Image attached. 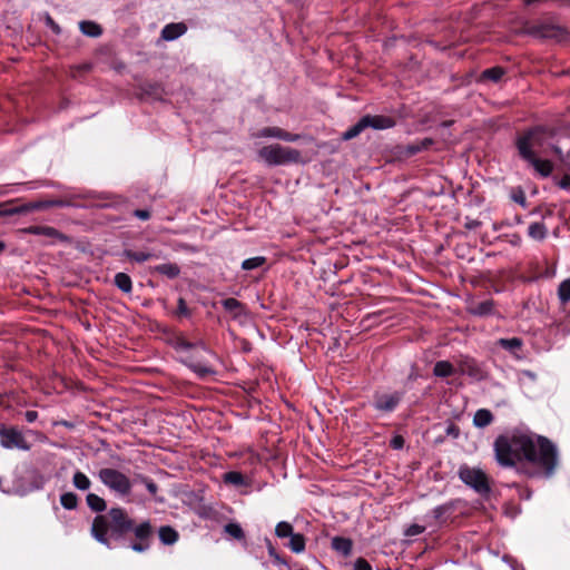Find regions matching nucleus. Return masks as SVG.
<instances>
[{
    "instance_id": "1",
    "label": "nucleus",
    "mask_w": 570,
    "mask_h": 570,
    "mask_svg": "<svg viewBox=\"0 0 570 570\" xmlns=\"http://www.w3.org/2000/svg\"><path fill=\"white\" fill-rule=\"evenodd\" d=\"M532 446L527 450L523 472L531 478H551L558 468L559 455L556 444L548 438L530 432Z\"/></svg>"
},
{
    "instance_id": "2",
    "label": "nucleus",
    "mask_w": 570,
    "mask_h": 570,
    "mask_svg": "<svg viewBox=\"0 0 570 570\" xmlns=\"http://www.w3.org/2000/svg\"><path fill=\"white\" fill-rule=\"evenodd\" d=\"M132 528V519L121 507H112L105 514H97L91 523L90 534L107 548H111L112 541L126 538Z\"/></svg>"
},
{
    "instance_id": "3",
    "label": "nucleus",
    "mask_w": 570,
    "mask_h": 570,
    "mask_svg": "<svg viewBox=\"0 0 570 570\" xmlns=\"http://www.w3.org/2000/svg\"><path fill=\"white\" fill-rule=\"evenodd\" d=\"M532 446L530 431L512 430L499 435L494 441V454L503 468L524 463L527 450Z\"/></svg>"
},
{
    "instance_id": "4",
    "label": "nucleus",
    "mask_w": 570,
    "mask_h": 570,
    "mask_svg": "<svg viewBox=\"0 0 570 570\" xmlns=\"http://www.w3.org/2000/svg\"><path fill=\"white\" fill-rule=\"evenodd\" d=\"M98 479L111 493L130 502L134 481L127 474L115 468H102Z\"/></svg>"
},
{
    "instance_id": "5",
    "label": "nucleus",
    "mask_w": 570,
    "mask_h": 570,
    "mask_svg": "<svg viewBox=\"0 0 570 570\" xmlns=\"http://www.w3.org/2000/svg\"><path fill=\"white\" fill-rule=\"evenodd\" d=\"M258 156L269 166L297 164L302 160L301 151L291 147L273 144L259 149Z\"/></svg>"
},
{
    "instance_id": "6",
    "label": "nucleus",
    "mask_w": 570,
    "mask_h": 570,
    "mask_svg": "<svg viewBox=\"0 0 570 570\" xmlns=\"http://www.w3.org/2000/svg\"><path fill=\"white\" fill-rule=\"evenodd\" d=\"M538 129L530 130L524 136L520 137L517 141V147L521 157L528 160L541 175L549 176L552 171V165L549 160L538 159L533 151L534 136Z\"/></svg>"
},
{
    "instance_id": "7",
    "label": "nucleus",
    "mask_w": 570,
    "mask_h": 570,
    "mask_svg": "<svg viewBox=\"0 0 570 570\" xmlns=\"http://www.w3.org/2000/svg\"><path fill=\"white\" fill-rule=\"evenodd\" d=\"M458 475L460 480L480 495H488L491 485L488 475L480 468H471L463 464L459 468Z\"/></svg>"
},
{
    "instance_id": "8",
    "label": "nucleus",
    "mask_w": 570,
    "mask_h": 570,
    "mask_svg": "<svg viewBox=\"0 0 570 570\" xmlns=\"http://www.w3.org/2000/svg\"><path fill=\"white\" fill-rule=\"evenodd\" d=\"M395 121L392 117L389 116H382V115H366L362 117L355 125H353L351 128H348L343 134L344 140H350L355 137H357L365 128H373V129H389L394 127Z\"/></svg>"
},
{
    "instance_id": "9",
    "label": "nucleus",
    "mask_w": 570,
    "mask_h": 570,
    "mask_svg": "<svg viewBox=\"0 0 570 570\" xmlns=\"http://www.w3.org/2000/svg\"><path fill=\"white\" fill-rule=\"evenodd\" d=\"M135 537V541L131 542L130 549L135 552L142 553L150 549L154 527L149 520L142 521L138 524L132 519V528L130 529Z\"/></svg>"
},
{
    "instance_id": "10",
    "label": "nucleus",
    "mask_w": 570,
    "mask_h": 570,
    "mask_svg": "<svg viewBox=\"0 0 570 570\" xmlns=\"http://www.w3.org/2000/svg\"><path fill=\"white\" fill-rule=\"evenodd\" d=\"M0 445L6 450L29 451L31 444L17 426H0Z\"/></svg>"
},
{
    "instance_id": "11",
    "label": "nucleus",
    "mask_w": 570,
    "mask_h": 570,
    "mask_svg": "<svg viewBox=\"0 0 570 570\" xmlns=\"http://www.w3.org/2000/svg\"><path fill=\"white\" fill-rule=\"evenodd\" d=\"M403 397V393H376L374 395L373 405L377 411L393 412Z\"/></svg>"
},
{
    "instance_id": "12",
    "label": "nucleus",
    "mask_w": 570,
    "mask_h": 570,
    "mask_svg": "<svg viewBox=\"0 0 570 570\" xmlns=\"http://www.w3.org/2000/svg\"><path fill=\"white\" fill-rule=\"evenodd\" d=\"M458 372L475 380L483 377V372L478 362L470 356H461L458 361Z\"/></svg>"
},
{
    "instance_id": "13",
    "label": "nucleus",
    "mask_w": 570,
    "mask_h": 570,
    "mask_svg": "<svg viewBox=\"0 0 570 570\" xmlns=\"http://www.w3.org/2000/svg\"><path fill=\"white\" fill-rule=\"evenodd\" d=\"M256 136L265 138H278L285 141H296L299 139V135L291 134L279 127H265L261 129Z\"/></svg>"
},
{
    "instance_id": "14",
    "label": "nucleus",
    "mask_w": 570,
    "mask_h": 570,
    "mask_svg": "<svg viewBox=\"0 0 570 570\" xmlns=\"http://www.w3.org/2000/svg\"><path fill=\"white\" fill-rule=\"evenodd\" d=\"M23 233L31 235H39L53 240H66L67 237L58 229L51 226H29L23 229Z\"/></svg>"
},
{
    "instance_id": "15",
    "label": "nucleus",
    "mask_w": 570,
    "mask_h": 570,
    "mask_svg": "<svg viewBox=\"0 0 570 570\" xmlns=\"http://www.w3.org/2000/svg\"><path fill=\"white\" fill-rule=\"evenodd\" d=\"M186 31L187 26L184 22H171L163 28L160 37L165 41H174L185 35Z\"/></svg>"
},
{
    "instance_id": "16",
    "label": "nucleus",
    "mask_w": 570,
    "mask_h": 570,
    "mask_svg": "<svg viewBox=\"0 0 570 570\" xmlns=\"http://www.w3.org/2000/svg\"><path fill=\"white\" fill-rule=\"evenodd\" d=\"M47 479L39 472H32L29 479V483L26 487L18 488L16 493L19 495H26L33 491H39L43 489Z\"/></svg>"
},
{
    "instance_id": "17",
    "label": "nucleus",
    "mask_w": 570,
    "mask_h": 570,
    "mask_svg": "<svg viewBox=\"0 0 570 570\" xmlns=\"http://www.w3.org/2000/svg\"><path fill=\"white\" fill-rule=\"evenodd\" d=\"M456 508L455 501H449L444 504L438 505L432 510V517L434 519L435 524L444 523L448 518L452 514V512Z\"/></svg>"
},
{
    "instance_id": "18",
    "label": "nucleus",
    "mask_w": 570,
    "mask_h": 570,
    "mask_svg": "<svg viewBox=\"0 0 570 570\" xmlns=\"http://www.w3.org/2000/svg\"><path fill=\"white\" fill-rule=\"evenodd\" d=\"M158 538L165 546H173L179 539V533L170 525H161L158 529Z\"/></svg>"
},
{
    "instance_id": "19",
    "label": "nucleus",
    "mask_w": 570,
    "mask_h": 570,
    "mask_svg": "<svg viewBox=\"0 0 570 570\" xmlns=\"http://www.w3.org/2000/svg\"><path fill=\"white\" fill-rule=\"evenodd\" d=\"M222 305L234 318L239 317L244 313V305L236 298L229 297L223 299Z\"/></svg>"
},
{
    "instance_id": "20",
    "label": "nucleus",
    "mask_w": 570,
    "mask_h": 570,
    "mask_svg": "<svg viewBox=\"0 0 570 570\" xmlns=\"http://www.w3.org/2000/svg\"><path fill=\"white\" fill-rule=\"evenodd\" d=\"M353 543L350 539L343 538V537H334L332 539V548L343 554L344 557H347L352 552Z\"/></svg>"
},
{
    "instance_id": "21",
    "label": "nucleus",
    "mask_w": 570,
    "mask_h": 570,
    "mask_svg": "<svg viewBox=\"0 0 570 570\" xmlns=\"http://www.w3.org/2000/svg\"><path fill=\"white\" fill-rule=\"evenodd\" d=\"M2 206L3 205H0V207H2ZM42 208H45V204L42 202H35V203H29L27 205H22L20 207H14V208H10V209L0 210V216L27 213V212H30V210L42 209Z\"/></svg>"
},
{
    "instance_id": "22",
    "label": "nucleus",
    "mask_w": 570,
    "mask_h": 570,
    "mask_svg": "<svg viewBox=\"0 0 570 570\" xmlns=\"http://www.w3.org/2000/svg\"><path fill=\"white\" fill-rule=\"evenodd\" d=\"M86 502L89 509L97 513L104 512L107 509L106 500L96 493H88Z\"/></svg>"
},
{
    "instance_id": "23",
    "label": "nucleus",
    "mask_w": 570,
    "mask_h": 570,
    "mask_svg": "<svg viewBox=\"0 0 570 570\" xmlns=\"http://www.w3.org/2000/svg\"><path fill=\"white\" fill-rule=\"evenodd\" d=\"M498 345L505 351H509L513 355H518V352L521 350L523 342L519 337L500 338L498 341Z\"/></svg>"
},
{
    "instance_id": "24",
    "label": "nucleus",
    "mask_w": 570,
    "mask_h": 570,
    "mask_svg": "<svg viewBox=\"0 0 570 570\" xmlns=\"http://www.w3.org/2000/svg\"><path fill=\"white\" fill-rule=\"evenodd\" d=\"M79 29L83 35L92 38H97L102 33V28L98 23L89 20L80 21Z\"/></svg>"
},
{
    "instance_id": "25",
    "label": "nucleus",
    "mask_w": 570,
    "mask_h": 570,
    "mask_svg": "<svg viewBox=\"0 0 570 570\" xmlns=\"http://www.w3.org/2000/svg\"><path fill=\"white\" fill-rule=\"evenodd\" d=\"M493 414L487 409H480L475 412L473 417V424L476 428H485L493 422Z\"/></svg>"
},
{
    "instance_id": "26",
    "label": "nucleus",
    "mask_w": 570,
    "mask_h": 570,
    "mask_svg": "<svg viewBox=\"0 0 570 570\" xmlns=\"http://www.w3.org/2000/svg\"><path fill=\"white\" fill-rule=\"evenodd\" d=\"M455 371V367L449 361H438L433 367V374L438 377L451 376Z\"/></svg>"
},
{
    "instance_id": "27",
    "label": "nucleus",
    "mask_w": 570,
    "mask_h": 570,
    "mask_svg": "<svg viewBox=\"0 0 570 570\" xmlns=\"http://www.w3.org/2000/svg\"><path fill=\"white\" fill-rule=\"evenodd\" d=\"M124 256H126L128 259L137 262V263H144L149 259L158 258V256L151 252H135L131 249H125Z\"/></svg>"
},
{
    "instance_id": "28",
    "label": "nucleus",
    "mask_w": 570,
    "mask_h": 570,
    "mask_svg": "<svg viewBox=\"0 0 570 570\" xmlns=\"http://www.w3.org/2000/svg\"><path fill=\"white\" fill-rule=\"evenodd\" d=\"M154 271L161 275L167 276L168 278H176L180 273L179 266L174 263L157 265L154 267Z\"/></svg>"
},
{
    "instance_id": "29",
    "label": "nucleus",
    "mask_w": 570,
    "mask_h": 570,
    "mask_svg": "<svg viewBox=\"0 0 570 570\" xmlns=\"http://www.w3.org/2000/svg\"><path fill=\"white\" fill-rule=\"evenodd\" d=\"M433 139L424 138L406 146L405 151L407 155H415L420 151L429 149L433 145Z\"/></svg>"
},
{
    "instance_id": "30",
    "label": "nucleus",
    "mask_w": 570,
    "mask_h": 570,
    "mask_svg": "<svg viewBox=\"0 0 570 570\" xmlns=\"http://www.w3.org/2000/svg\"><path fill=\"white\" fill-rule=\"evenodd\" d=\"M115 285L124 293H130L132 289V282L128 274L117 273L114 278Z\"/></svg>"
},
{
    "instance_id": "31",
    "label": "nucleus",
    "mask_w": 570,
    "mask_h": 570,
    "mask_svg": "<svg viewBox=\"0 0 570 570\" xmlns=\"http://www.w3.org/2000/svg\"><path fill=\"white\" fill-rule=\"evenodd\" d=\"M72 484L80 491H87L91 485V481L83 472L76 471L72 476Z\"/></svg>"
},
{
    "instance_id": "32",
    "label": "nucleus",
    "mask_w": 570,
    "mask_h": 570,
    "mask_svg": "<svg viewBox=\"0 0 570 570\" xmlns=\"http://www.w3.org/2000/svg\"><path fill=\"white\" fill-rule=\"evenodd\" d=\"M289 538H291V540L288 543V548L294 553H302L305 550V546H306L305 537L301 533H294Z\"/></svg>"
},
{
    "instance_id": "33",
    "label": "nucleus",
    "mask_w": 570,
    "mask_h": 570,
    "mask_svg": "<svg viewBox=\"0 0 570 570\" xmlns=\"http://www.w3.org/2000/svg\"><path fill=\"white\" fill-rule=\"evenodd\" d=\"M533 33L542 38H558L562 33V30L553 26H540Z\"/></svg>"
},
{
    "instance_id": "34",
    "label": "nucleus",
    "mask_w": 570,
    "mask_h": 570,
    "mask_svg": "<svg viewBox=\"0 0 570 570\" xmlns=\"http://www.w3.org/2000/svg\"><path fill=\"white\" fill-rule=\"evenodd\" d=\"M503 75H504V69L502 67L497 66V67L485 69L481 73V79L498 82L503 77Z\"/></svg>"
},
{
    "instance_id": "35",
    "label": "nucleus",
    "mask_w": 570,
    "mask_h": 570,
    "mask_svg": "<svg viewBox=\"0 0 570 570\" xmlns=\"http://www.w3.org/2000/svg\"><path fill=\"white\" fill-rule=\"evenodd\" d=\"M528 234L531 238L542 240L547 235V228L542 223H532L528 228Z\"/></svg>"
},
{
    "instance_id": "36",
    "label": "nucleus",
    "mask_w": 570,
    "mask_h": 570,
    "mask_svg": "<svg viewBox=\"0 0 570 570\" xmlns=\"http://www.w3.org/2000/svg\"><path fill=\"white\" fill-rule=\"evenodd\" d=\"M224 482L236 487L245 485V478L240 472L230 471L224 474Z\"/></svg>"
},
{
    "instance_id": "37",
    "label": "nucleus",
    "mask_w": 570,
    "mask_h": 570,
    "mask_svg": "<svg viewBox=\"0 0 570 570\" xmlns=\"http://www.w3.org/2000/svg\"><path fill=\"white\" fill-rule=\"evenodd\" d=\"M60 503L67 510H73L78 505V497L73 492H66L60 495Z\"/></svg>"
},
{
    "instance_id": "38",
    "label": "nucleus",
    "mask_w": 570,
    "mask_h": 570,
    "mask_svg": "<svg viewBox=\"0 0 570 570\" xmlns=\"http://www.w3.org/2000/svg\"><path fill=\"white\" fill-rule=\"evenodd\" d=\"M265 263L266 258L264 256L250 257L242 263V268L245 271H252L263 266Z\"/></svg>"
},
{
    "instance_id": "39",
    "label": "nucleus",
    "mask_w": 570,
    "mask_h": 570,
    "mask_svg": "<svg viewBox=\"0 0 570 570\" xmlns=\"http://www.w3.org/2000/svg\"><path fill=\"white\" fill-rule=\"evenodd\" d=\"M558 297L562 304L570 301V278L560 283L558 287Z\"/></svg>"
},
{
    "instance_id": "40",
    "label": "nucleus",
    "mask_w": 570,
    "mask_h": 570,
    "mask_svg": "<svg viewBox=\"0 0 570 570\" xmlns=\"http://www.w3.org/2000/svg\"><path fill=\"white\" fill-rule=\"evenodd\" d=\"M224 530L227 534H229L236 540H243L245 538V533L238 523H227Z\"/></svg>"
},
{
    "instance_id": "41",
    "label": "nucleus",
    "mask_w": 570,
    "mask_h": 570,
    "mask_svg": "<svg viewBox=\"0 0 570 570\" xmlns=\"http://www.w3.org/2000/svg\"><path fill=\"white\" fill-rule=\"evenodd\" d=\"M275 534L278 538H287L294 534L293 525L287 521H281L276 524Z\"/></svg>"
},
{
    "instance_id": "42",
    "label": "nucleus",
    "mask_w": 570,
    "mask_h": 570,
    "mask_svg": "<svg viewBox=\"0 0 570 570\" xmlns=\"http://www.w3.org/2000/svg\"><path fill=\"white\" fill-rule=\"evenodd\" d=\"M492 309H493L492 301H484V302H481L478 305H475V307L473 308V313L482 316V315L490 314L492 312Z\"/></svg>"
},
{
    "instance_id": "43",
    "label": "nucleus",
    "mask_w": 570,
    "mask_h": 570,
    "mask_svg": "<svg viewBox=\"0 0 570 570\" xmlns=\"http://www.w3.org/2000/svg\"><path fill=\"white\" fill-rule=\"evenodd\" d=\"M142 90L145 94L153 95L157 98H159L164 92V89L159 83H146Z\"/></svg>"
},
{
    "instance_id": "44",
    "label": "nucleus",
    "mask_w": 570,
    "mask_h": 570,
    "mask_svg": "<svg viewBox=\"0 0 570 570\" xmlns=\"http://www.w3.org/2000/svg\"><path fill=\"white\" fill-rule=\"evenodd\" d=\"M176 315L179 317H189L191 315V312L187 307L186 301L183 297L178 298Z\"/></svg>"
},
{
    "instance_id": "45",
    "label": "nucleus",
    "mask_w": 570,
    "mask_h": 570,
    "mask_svg": "<svg viewBox=\"0 0 570 570\" xmlns=\"http://www.w3.org/2000/svg\"><path fill=\"white\" fill-rule=\"evenodd\" d=\"M511 198L517 204H519V205H521L523 207L525 206L527 198H525L524 191L521 188L513 189L512 194H511Z\"/></svg>"
},
{
    "instance_id": "46",
    "label": "nucleus",
    "mask_w": 570,
    "mask_h": 570,
    "mask_svg": "<svg viewBox=\"0 0 570 570\" xmlns=\"http://www.w3.org/2000/svg\"><path fill=\"white\" fill-rule=\"evenodd\" d=\"M140 481L145 484L146 489L151 495H155L158 491V485L149 478L139 476Z\"/></svg>"
},
{
    "instance_id": "47",
    "label": "nucleus",
    "mask_w": 570,
    "mask_h": 570,
    "mask_svg": "<svg viewBox=\"0 0 570 570\" xmlns=\"http://www.w3.org/2000/svg\"><path fill=\"white\" fill-rule=\"evenodd\" d=\"M42 203L45 204V208H48V207H67V206H72L71 202L63 200V199L45 200Z\"/></svg>"
},
{
    "instance_id": "48",
    "label": "nucleus",
    "mask_w": 570,
    "mask_h": 570,
    "mask_svg": "<svg viewBox=\"0 0 570 570\" xmlns=\"http://www.w3.org/2000/svg\"><path fill=\"white\" fill-rule=\"evenodd\" d=\"M190 367L193 368V371H194L195 373H197V374H198L199 376H202V377H204V376H206V375H208V374L213 373V371H212L208 366L203 365V364H200V363L193 364V365H190Z\"/></svg>"
},
{
    "instance_id": "49",
    "label": "nucleus",
    "mask_w": 570,
    "mask_h": 570,
    "mask_svg": "<svg viewBox=\"0 0 570 570\" xmlns=\"http://www.w3.org/2000/svg\"><path fill=\"white\" fill-rule=\"evenodd\" d=\"M425 530V527L423 525H420V524H411L406 531H405V534L406 535H410V537H414V535H419L421 533H423Z\"/></svg>"
},
{
    "instance_id": "50",
    "label": "nucleus",
    "mask_w": 570,
    "mask_h": 570,
    "mask_svg": "<svg viewBox=\"0 0 570 570\" xmlns=\"http://www.w3.org/2000/svg\"><path fill=\"white\" fill-rule=\"evenodd\" d=\"M132 215L141 220H148L151 217V213L148 209H135Z\"/></svg>"
},
{
    "instance_id": "51",
    "label": "nucleus",
    "mask_w": 570,
    "mask_h": 570,
    "mask_svg": "<svg viewBox=\"0 0 570 570\" xmlns=\"http://www.w3.org/2000/svg\"><path fill=\"white\" fill-rule=\"evenodd\" d=\"M354 570H372V567L365 559L358 558L354 563Z\"/></svg>"
},
{
    "instance_id": "52",
    "label": "nucleus",
    "mask_w": 570,
    "mask_h": 570,
    "mask_svg": "<svg viewBox=\"0 0 570 570\" xmlns=\"http://www.w3.org/2000/svg\"><path fill=\"white\" fill-rule=\"evenodd\" d=\"M195 346L194 343H190L184 338H178L177 342H176V348L178 350H190Z\"/></svg>"
},
{
    "instance_id": "53",
    "label": "nucleus",
    "mask_w": 570,
    "mask_h": 570,
    "mask_svg": "<svg viewBox=\"0 0 570 570\" xmlns=\"http://www.w3.org/2000/svg\"><path fill=\"white\" fill-rule=\"evenodd\" d=\"M404 445V440L402 436L396 435L391 440V446L395 450L402 449Z\"/></svg>"
},
{
    "instance_id": "54",
    "label": "nucleus",
    "mask_w": 570,
    "mask_h": 570,
    "mask_svg": "<svg viewBox=\"0 0 570 570\" xmlns=\"http://www.w3.org/2000/svg\"><path fill=\"white\" fill-rule=\"evenodd\" d=\"M46 23L49 28H51V30L53 32L60 33V27L58 26V23H56V21L50 16H47Z\"/></svg>"
},
{
    "instance_id": "55",
    "label": "nucleus",
    "mask_w": 570,
    "mask_h": 570,
    "mask_svg": "<svg viewBox=\"0 0 570 570\" xmlns=\"http://www.w3.org/2000/svg\"><path fill=\"white\" fill-rule=\"evenodd\" d=\"M27 422L32 423L38 419V412L36 411H27L24 414Z\"/></svg>"
},
{
    "instance_id": "56",
    "label": "nucleus",
    "mask_w": 570,
    "mask_h": 570,
    "mask_svg": "<svg viewBox=\"0 0 570 570\" xmlns=\"http://www.w3.org/2000/svg\"><path fill=\"white\" fill-rule=\"evenodd\" d=\"M446 432H448V434H451L453 436L459 435V429L455 425L449 426Z\"/></svg>"
},
{
    "instance_id": "57",
    "label": "nucleus",
    "mask_w": 570,
    "mask_h": 570,
    "mask_svg": "<svg viewBox=\"0 0 570 570\" xmlns=\"http://www.w3.org/2000/svg\"><path fill=\"white\" fill-rule=\"evenodd\" d=\"M480 225H481V223H480V222H478V220H472L471 223H468V224H466V227H468V228H476V227H478V226H480Z\"/></svg>"
},
{
    "instance_id": "58",
    "label": "nucleus",
    "mask_w": 570,
    "mask_h": 570,
    "mask_svg": "<svg viewBox=\"0 0 570 570\" xmlns=\"http://www.w3.org/2000/svg\"><path fill=\"white\" fill-rule=\"evenodd\" d=\"M79 69H81L83 71H88L90 69V65H83V66L79 67Z\"/></svg>"
},
{
    "instance_id": "59",
    "label": "nucleus",
    "mask_w": 570,
    "mask_h": 570,
    "mask_svg": "<svg viewBox=\"0 0 570 570\" xmlns=\"http://www.w3.org/2000/svg\"><path fill=\"white\" fill-rule=\"evenodd\" d=\"M6 249V244L0 240V253H2Z\"/></svg>"
},
{
    "instance_id": "60",
    "label": "nucleus",
    "mask_w": 570,
    "mask_h": 570,
    "mask_svg": "<svg viewBox=\"0 0 570 570\" xmlns=\"http://www.w3.org/2000/svg\"><path fill=\"white\" fill-rule=\"evenodd\" d=\"M65 426H70V424L68 422H63L62 423Z\"/></svg>"
}]
</instances>
